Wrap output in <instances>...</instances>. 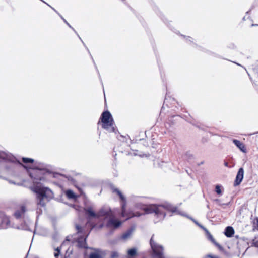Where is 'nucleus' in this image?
Returning a JSON list of instances; mask_svg holds the SVG:
<instances>
[{
  "label": "nucleus",
  "instance_id": "nucleus-16",
  "mask_svg": "<svg viewBox=\"0 0 258 258\" xmlns=\"http://www.w3.org/2000/svg\"><path fill=\"white\" fill-rule=\"evenodd\" d=\"M137 249L136 248L130 249L127 250V255L129 257H133L136 255Z\"/></svg>",
  "mask_w": 258,
  "mask_h": 258
},
{
  "label": "nucleus",
  "instance_id": "nucleus-13",
  "mask_svg": "<svg viewBox=\"0 0 258 258\" xmlns=\"http://www.w3.org/2000/svg\"><path fill=\"white\" fill-rule=\"evenodd\" d=\"M78 246L81 248H86V239L83 237H81L78 240Z\"/></svg>",
  "mask_w": 258,
  "mask_h": 258
},
{
  "label": "nucleus",
  "instance_id": "nucleus-3",
  "mask_svg": "<svg viewBox=\"0 0 258 258\" xmlns=\"http://www.w3.org/2000/svg\"><path fill=\"white\" fill-rule=\"evenodd\" d=\"M136 206L144 211L145 214L155 213L159 220H162L164 218L166 215V210L171 212L173 213H176L186 216L185 214L181 213L175 207L168 203H166L164 205H149L146 206L138 204Z\"/></svg>",
  "mask_w": 258,
  "mask_h": 258
},
{
  "label": "nucleus",
  "instance_id": "nucleus-23",
  "mask_svg": "<svg viewBox=\"0 0 258 258\" xmlns=\"http://www.w3.org/2000/svg\"><path fill=\"white\" fill-rule=\"evenodd\" d=\"M253 244L255 247H258V241L254 242Z\"/></svg>",
  "mask_w": 258,
  "mask_h": 258
},
{
  "label": "nucleus",
  "instance_id": "nucleus-12",
  "mask_svg": "<svg viewBox=\"0 0 258 258\" xmlns=\"http://www.w3.org/2000/svg\"><path fill=\"white\" fill-rule=\"evenodd\" d=\"M2 227L3 228H7L10 227V221L9 217H5L2 221Z\"/></svg>",
  "mask_w": 258,
  "mask_h": 258
},
{
  "label": "nucleus",
  "instance_id": "nucleus-21",
  "mask_svg": "<svg viewBox=\"0 0 258 258\" xmlns=\"http://www.w3.org/2000/svg\"><path fill=\"white\" fill-rule=\"evenodd\" d=\"M112 256L113 257H117L118 256V253L116 252H113L112 254Z\"/></svg>",
  "mask_w": 258,
  "mask_h": 258
},
{
  "label": "nucleus",
  "instance_id": "nucleus-11",
  "mask_svg": "<svg viewBox=\"0 0 258 258\" xmlns=\"http://www.w3.org/2000/svg\"><path fill=\"white\" fill-rule=\"evenodd\" d=\"M234 233V229L232 227H227L225 231V234L227 237H231Z\"/></svg>",
  "mask_w": 258,
  "mask_h": 258
},
{
  "label": "nucleus",
  "instance_id": "nucleus-25",
  "mask_svg": "<svg viewBox=\"0 0 258 258\" xmlns=\"http://www.w3.org/2000/svg\"><path fill=\"white\" fill-rule=\"evenodd\" d=\"M192 221H194V222H195L197 225H199V226H200V227H202V226H200V224H199L197 221H195L194 219H192Z\"/></svg>",
  "mask_w": 258,
  "mask_h": 258
},
{
  "label": "nucleus",
  "instance_id": "nucleus-22",
  "mask_svg": "<svg viewBox=\"0 0 258 258\" xmlns=\"http://www.w3.org/2000/svg\"><path fill=\"white\" fill-rule=\"evenodd\" d=\"M207 257H210V258H218V257L216 256H214V255H210V254L208 255Z\"/></svg>",
  "mask_w": 258,
  "mask_h": 258
},
{
  "label": "nucleus",
  "instance_id": "nucleus-2",
  "mask_svg": "<svg viewBox=\"0 0 258 258\" xmlns=\"http://www.w3.org/2000/svg\"><path fill=\"white\" fill-rule=\"evenodd\" d=\"M85 210L89 218L106 220L107 226L109 228L116 229L121 224V222L115 218L114 213L108 208H102L98 213L95 212L92 207H86Z\"/></svg>",
  "mask_w": 258,
  "mask_h": 258
},
{
  "label": "nucleus",
  "instance_id": "nucleus-18",
  "mask_svg": "<svg viewBox=\"0 0 258 258\" xmlns=\"http://www.w3.org/2000/svg\"><path fill=\"white\" fill-rule=\"evenodd\" d=\"M131 233H132V232L131 231H128L126 232V233H124L122 235V238L124 240L127 239V238H128L130 237Z\"/></svg>",
  "mask_w": 258,
  "mask_h": 258
},
{
  "label": "nucleus",
  "instance_id": "nucleus-17",
  "mask_svg": "<svg viewBox=\"0 0 258 258\" xmlns=\"http://www.w3.org/2000/svg\"><path fill=\"white\" fill-rule=\"evenodd\" d=\"M209 238L211 241L218 247V249L220 250H222V247L215 241V239L213 238L212 235H209Z\"/></svg>",
  "mask_w": 258,
  "mask_h": 258
},
{
  "label": "nucleus",
  "instance_id": "nucleus-26",
  "mask_svg": "<svg viewBox=\"0 0 258 258\" xmlns=\"http://www.w3.org/2000/svg\"><path fill=\"white\" fill-rule=\"evenodd\" d=\"M76 228H77V229L78 230H79V229H80L79 226H78V225L76 226Z\"/></svg>",
  "mask_w": 258,
  "mask_h": 258
},
{
  "label": "nucleus",
  "instance_id": "nucleus-9",
  "mask_svg": "<svg viewBox=\"0 0 258 258\" xmlns=\"http://www.w3.org/2000/svg\"><path fill=\"white\" fill-rule=\"evenodd\" d=\"M26 211V208L24 206H22L20 207L19 209L17 210V211L14 213V216L16 218H19L23 216Z\"/></svg>",
  "mask_w": 258,
  "mask_h": 258
},
{
  "label": "nucleus",
  "instance_id": "nucleus-19",
  "mask_svg": "<svg viewBox=\"0 0 258 258\" xmlns=\"http://www.w3.org/2000/svg\"><path fill=\"white\" fill-rule=\"evenodd\" d=\"M222 187L220 185H217L215 187V191L218 195H221L222 194Z\"/></svg>",
  "mask_w": 258,
  "mask_h": 258
},
{
  "label": "nucleus",
  "instance_id": "nucleus-5",
  "mask_svg": "<svg viewBox=\"0 0 258 258\" xmlns=\"http://www.w3.org/2000/svg\"><path fill=\"white\" fill-rule=\"evenodd\" d=\"M100 120L102 123V126L103 128L107 130L109 132L114 131L113 118L109 112L105 111L103 112Z\"/></svg>",
  "mask_w": 258,
  "mask_h": 258
},
{
  "label": "nucleus",
  "instance_id": "nucleus-15",
  "mask_svg": "<svg viewBox=\"0 0 258 258\" xmlns=\"http://www.w3.org/2000/svg\"><path fill=\"white\" fill-rule=\"evenodd\" d=\"M89 258H101V254L100 251L96 250L94 252L90 254Z\"/></svg>",
  "mask_w": 258,
  "mask_h": 258
},
{
  "label": "nucleus",
  "instance_id": "nucleus-14",
  "mask_svg": "<svg viewBox=\"0 0 258 258\" xmlns=\"http://www.w3.org/2000/svg\"><path fill=\"white\" fill-rule=\"evenodd\" d=\"M66 195L68 199L75 200L77 196L71 190H68L66 191Z\"/></svg>",
  "mask_w": 258,
  "mask_h": 258
},
{
  "label": "nucleus",
  "instance_id": "nucleus-20",
  "mask_svg": "<svg viewBox=\"0 0 258 258\" xmlns=\"http://www.w3.org/2000/svg\"><path fill=\"white\" fill-rule=\"evenodd\" d=\"M60 249L59 247H57V248L55 249L54 252V256L57 258L60 253Z\"/></svg>",
  "mask_w": 258,
  "mask_h": 258
},
{
  "label": "nucleus",
  "instance_id": "nucleus-4",
  "mask_svg": "<svg viewBox=\"0 0 258 258\" xmlns=\"http://www.w3.org/2000/svg\"><path fill=\"white\" fill-rule=\"evenodd\" d=\"M113 192L114 193H115L119 197L120 200L121 201V215L122 217H126V219H129L133 217H135V216L139 217L142 215L141 214H140L139 212H136V213L129 212V213H128L126 211L125 206H126V199H125V197L124 196V195L122 194V193L120 190H119L117 189H113Z\"/></svg>",
  "mask_w": 258,
  "mask_h": 258
},
{
  "label": "nucleus",
  "instance_id": "nucleus-24",
  "mask_svg": "<svg viewBox=\"0 0 258 258\" xmlns=\"http://www.w3.org/2000/svg\"><path fill=\"white\" fill-rule=\"evenodd\" d=\"M62 19L63 20V21H64V22L67 24V25L70 27H71V25L67 22V21L64 19L62 17H61Z\"/></svg>",
  "mask_w": 258,
  "mask_h": 258
},
{
  "label": "nucleus",
  "instance_id": "nucleus-1",
  "mask_svg": "<svg viewBox=\"0 0 258 258\" xmlns=\"http://www.w3.org/2000/svg\"><path fill=\"white\" fill-rule=\"evenodd\" d=\"M22 161L25 164L23 165L24 167L29 169L28 172L33 182L31 189L37 194L38 204L44 206L45 199L48 201L53 196L52 191L49 188L43 186L40 182L45 180L44 175L47 173L46 166L41 163H34V160L28 158H23Z\"/></svg>",
  "mask_w": 258,
  "mask_h": 258
},
{
  "label": "nucleus",
  "instance_id": "nucleus-6",
  "mask_svg": "<svg viewBox=\"0 0 258 258\" xmlns=\"http://www.w3.org/2000/svg\"><path fill=\"white\" fill-rule=\"evenodd\" d=\"M150 243L152 250L157 258H165L163 255V247L157 243L154 236L151 237Z\"/></svg>",
  "mask_w": 258,
  "mask_h": 258
},
{
  "label": "nucleus",
  "instance_id": "nucleus-7",
  "mask_svg": "<svg viewBox=\"0 0 258 258\" xmlns=\"http://www.w3.org/2000/svg\"><path fill=\"white\" fill-rule=\"evenodd\" d=\"M0 159L7 160L14 163H17L19 165H22L17 159L10 153H7L4 152L0 151Z\"/></svg>",
  "mask_w": 258,
  "mask_h": 258
},
{
  "label": "nucleus",
  "instance_id": "nucleus-10",
  "mask_svg": "<svg viewBox=\"0 0 258 258\" xmlns=\"http://www.w3.org/2000/svg\"><path fill=\"white\" fill-rule=\"evenodd\" d=\"M233 142L242 152H246L245 146L242 142L236 139H234Z\"/></svg>",
  "mask_w": 258,
  "mask_h": 258
},
{
  "label": "nucleus",
  "instance_id": "nucleus-8",
  "mask_svg": "<svg viewBox=\"0 0 258 258\" xmlns=\"http://www.w3.org/2000/svg\"><path fill=\"white\" fill-rule=\"evenodd\" d=\"M244 170L242 168H240L237 173L236 180L235 181V185H239L243 178Z\"/></svg>",
  "mask_w": 258,
  "mask_h": 258
}]
</instances>
